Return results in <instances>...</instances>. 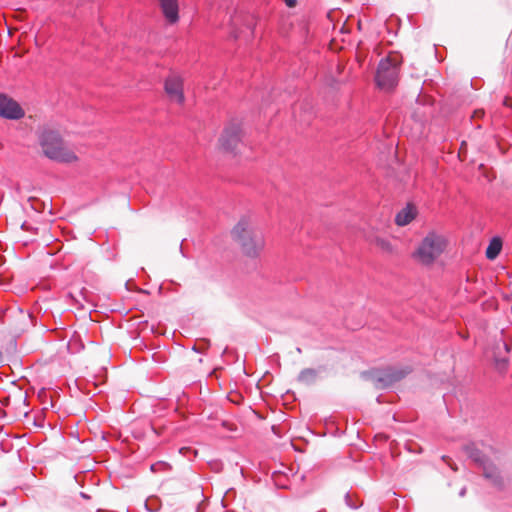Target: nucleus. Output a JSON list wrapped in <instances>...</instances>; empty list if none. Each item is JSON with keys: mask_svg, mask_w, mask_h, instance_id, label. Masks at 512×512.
Segmentation results:
<instances>
[{"mask_svg": "<svg viewBox=\"0 0 512 512\" xmlns=\"http://www.w3.org/2000/svg\"><path fill=\"white\" fill-rule=\"evenodd\" d=\"M24 115V110L16 101L0 94V116L8 119H20Z\"/></svg>", "mask_w": 512, "mask_h": 512, "instance_id": "0eeeda50", "label": "nucleus"}, {"mask_svg": "<svg viewBox=\"0 0 512 512\" xmlns=\"http://www.w3.org/2000/svg\"><path fill=\"white\" fill-rule=\"evenodd\" d=\"M0 362H2V353L0 352Z\"/></svg>", "mask_w": 512, "mask_h": 512, "instance_id": "393cba45", "label": "nucleus"}, {"mask_svg": "<svg viewBox=\"0 0 512 512\" xmlns=\"http://www.w3.org/2000/svg\"><path fill=\"white\" fill-rule=\"evenodd\" d=\"M448 239L444 234L430 231L413 253L414 259L422 265H431L445 251Z\"/></svg>", "mask_w": 512, "mask_h": 512, "instance_id": "7ed1b4c3", "label": "nucleus"}, {"mask_svg": "<svg viewBox=\"0 0 512 512\" xmlns=\"http://www.w3.org/2000/svg\"><path fill=\"white\" fill-rule=\"evenodd\" d=\"M484 475L486 478L491 479L495 485L501 486L503 484V479L495 467L485 468Z\"/></svg>", "mask_w": 512, "mask_h": 512, "instance_id": "4468645a", "label": "nucleus"}, {"mask_svg": "<svg viewBox=\"0 0 512 512\" xmlns=\"http://www.w3.org/2000/svg\"><path fill=\"white\" fill-rule=\"evenodd\" d=\"M365 237L370 244L375 245L381 252L388 255L395 253V248L391 242L378 232L373 230L369 231Z\"/></svg>", "mask_w": 512, "mask_h": 512, "instance_id": "6e6552de", "label": "nucleus"}, {"mask_svg": "<svg viewBox=\"0 0 512 512\" xmlns=\"http://www.w3.org/2000/svg\"><path fill=\"white\" fill-rule=\"evenodd\" d=\"M164 89L171 101L182 105L185 101L183 79L178 75H170L164 84Z\"/></svg>", "mask_w": 512, "mask_h": 512, "instance_id": "423d86ee", "label": "nucleus"}, {"mask_svg": "<svg viewBox=\"0 0 512 512\" xmlns=\"http://www.w3.org/2000/svg\"><path fill=\"white\" fill-rule=\"evenodd\" d=\"M496 361H497V362L502 363L503 365H505V364L507 363V360H506V359H504V358H499V357H496Z\"/></svg>", "mask_w": 512, "mask_h": 512, "instance_id": "4be33fe9", "label": "nucleus"}, {"mask_svg": "<svg viewBox=\"0 0 512 512\" xmlns=\"http://www.w3.org/2000/svg\"><path fill=\"white\" fill-rule=\"evenodd\" d=\"M442 460L446 462L453 470H457V468L453 466L452 461L448 456H442Z\"/></svg>", "mask_w": 512, "mask_h": 512, "instance_id": "6ab92c4d", "label": "nucleus"}, {"mask_svg": "<svg viewBox=\"0 0 512 512\" xmlns=\"http://www.w3.org/2000/svg\"><path fill=\"white\" fill-rule=\"evenodd\" d=\"M29 412L28 411H25L24 412V416H28Z\"/></svg>", "mask_w": 512, "mask_h": 512, "instance_id": "b1692460", "label": "nucleus"}, {"mask_svg": "<svg viewBox=\"0 0 512 512\" xmlns=\"http://www.w3.org/2000/svg\"><path fill=\"white\" fill-rule=\"evenodd\" d=\"M165 19L170 24H175L179 20V7L177 0H158Z\"/></svg>", "mask_w": 512, "mask_h": 512, "instance_id": "1a4fd4ad", "label": "nucleus"}, {"mask_svg": "<svg viewBox=\"0 0 512 512\" xmlns=\"http://www.w3.org/2000/svg\"><path fill=\"white\" fill-rule=\"evenodd\" d=\"M45 342L44 341H41V346L44 347L45 346Z\"/></svg>", "mask_w": 512, "mask_h": 512, "instance_id": "5701e85b", "label": "nucleus"}, {"mask_svg": "<svg viewBox=\"0 0 512 512\" xmlns=\"http://www.w3.org/2000/svg\"><path fill=\"white\" fill-rule=\"evenodd\" d=\"M38 400L40 401L42 405V411H45L48 409L49 406H52V396L51 394L44 388H42L37 395Z\"/></svg>", "mask_w": 512, "mask_h": 512, "instance_id": "ddd939ff", "label": "nucleus"}, {"mask_svg": "<svg viewBox=\"0 0 512 512\" xmlns=\"http://www.w3.org/2000/svg\"><path fill=\"white\" fill-rule=\"evenodd\" d=\"M317 371L313 368H305L298 375V381L304 385H310L315 382Z\"/></svg>", "mask_w": 512, "mask_h": 512, "instance_id": "f8f14e48", "label": "nucleus"}, {"mask_svg": "<svg viewBox=\"0 0 512 512\" xmlns=\"http://www.w3.org/2000/svg\"><path fill=\"white\" fill-rule=\"evenodd\" d=\"M416 217V208L412 205H407L399 211L395 217V223L398 226L408 225Z\"/></svg>", "mask_w": 512, "mask_h": 512, "instance_id": "9d476101", "label": "nucleus"}, {"mask_svg": "<svg viewBox=\"0 0 512 512\" xmlns=\"http://www.w3.org/2000/svg\"><path fill=\"white\" fill-rule=\"evenodd\" d=\"M484 114H485V112L483 109H477L474 111L472 118L481 119L484 117Z\"/></svg>", "mask_w": 512, "mask_h": 512, "instance_id": "f3484780", "label": "nucleus"}, {"mask_svg": "<svg viewBox=\"0 0 512 512\" xmlns=\"http://www.w3.org/2000/svg\"><path fill=\"white\" fill-rule=\"evenodd\" d=\"M39 146L45 157L61 164H74L79 161L75 149L69 145L60 133L51 127L39 131Z\"/></svg>", "mask_w": 512, "mask_h": 512, "instance_id": "f03ea898", "label": "nucleus"}, {"mask_svg": "<svg viewBox=\"0 0 512 512\" xmlns=\"http://www.w3.org/2000/svg\"><path fill=\"white\" fill-rule=\"evenodd\" d=\"M231 238L241 254L249 259H257L265 249L262 231L248 216L241 217L231 229Z\"/></svg>", "mask_w": 512, "mask_h": 512, "instance_id": "f257e3e1", "label": "nucleus"}, {"mask_svg": "<svg viewBox=\"0 0 512 512\" xmlns=\"http://www.w3.org/2000/svg\"><path fill=\"white\" fill-rule=\"evenodd\" d=\"M287 7L294 8L297 5V0H283Z\"/></svg>", "mask_w": 512, "mask_h": 512, "instance_id": "aec40b11", "label": "nucleus"}, {"mask_svg": "<svg viewBox=\"0 0 512 512\" xmlns=\"http://www.w3.org/2000/svg\"><path fill=\"white\" fill-rule=\"evenodd\" d=\"M402 55L397 51L390 52L378 65L376 74L377 85L385 91H391L398 84Z\"/></svg>", "mask_w": 512, "mask_h": 512, "instance_id": "20e7f679", "label": "nucleus"}, {"mask_svg": "<svg viewBox=\"0 0 512 512\" xmlns=\"http://www.w3.org/2000/svg\"><path fill=\"white\" fill-rule=\"evenodd\" d=\"M502 240L498 237L493 238L485 252L487 259L494 260L501 252Z\"/></svg>", "mask_w": 512, "mask_h": 512, "instance_id": "9b49d317", "label": "nucleus"}, {"mask_svg": "<svg viewBox=\"0 0 512 512\" xmlns=\"http://www.w3.org/2000/svg\"><path fill=\"white\" fill-rule=\"evenodd\" d=\"M503 105L512 108V98L505 97L503 100Z\"/></svg>", "mask_w": 512, "mask_h": 512, "instance_id": "412c9836", "label": "nucleus"}, {"mask_svg": "<svg viewBox=\"0 0 512 512\" xmlns=\"http://www.w3.org/2000/svg\"><path fill=\"white\" fill-rule=\"evenodd\" d=\"M36 202V199L34 198V203ZM33 209L35 210L36 209V206L34 205L33 206Z\"/></svg>", "mask_w": 512, "mask_h": 512, "instance_id": "a878e982", "label": "nucleus"}, {"mask_svg": "<svg viewBox=\"0 0 512 512\" xmlns=\"http://www.w3.org/2000/svg\"><path fill=\"white\" fill-rule=\"evenodd\" d=\"M501 348H503L506 352H509V349H510L509 345L504 341H501L497 344V349L500 350Z\"/></svg>", "mask_w": 512, "mask_h": 512, "instance_id": "a211bd4d", "label": "nucleus"}, {"mask_svg": "<svg viewBox=\"0 0 512 512\" xmlns=\"http://www.w3.org/2000/svg\"><path fill=\"white\" fill-rule=\"evenodd\" d=\"M242 139V125L240 121L232 120L224 128L219 138L220 148L225 151H234Z\"/></svg>", "mask_w": 512, "mask_h": 512, "instance_id": "39448f33", "label": "nucleus"}, {"mask_svg": "<svg viewBox=\"0 0 512 512\" xmlns=\"http://www.w3.org/2000/svg\"><path fill=\"white\" fill-rule=\"evenodd\" d=\"M466 451L474 461L484 463L483 456L476 448L472 446H467Z\"/></svg>", "mask_w": 512, "mask_h": 512, "instance_id": "dca6fc26", "label": "nucleus"}, {"mask_svg": "<svg viewBox=\"0 0 512 512\" xmlns=\"http://www.w3.org/2000/svg\"><path fill=\"white\" fill-rule=\"evenodd\" d=\"M408 373H409L408 371L403 370V369H394V370H390L386 374V377L389 380V382H395V381H399L402 378H404Z\"/></svg>", "mask_w": 512, "mask_h": 512, "instance_id": "2eb2a0df", "label": "nucleus"}]
</instances>
